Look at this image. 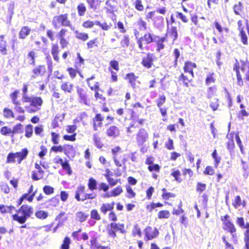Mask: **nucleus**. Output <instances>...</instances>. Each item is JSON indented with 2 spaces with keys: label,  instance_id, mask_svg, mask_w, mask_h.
<instances>
[{
  "label": "nucleus",
  "instance_id": "obj_1",
  "mask_svg": "<svg viewBox=\"0 0 249 249\" xmlns=\"http://www.w3.org/2000/svg\"><path fill=\"white\" fill-rule=\"evenodd\" d=\"M220 220L222 222V230L231 235V240L235 244L238 242V236L237 228L232 221L231 217L228 214L221 216Z\"/></svg>",
  "mask_w": 249,
  "mask_h": 249
},
{
  "label": "nucleus",
  "instance_id": "obj_2",
  "mask_svg": "<svg viewBox=\"0 0 249 249\" xmlns=\"http://www.w3.org/2000/svg\"><path fill=\"white\" fill-rule=\"evenodd\" d=\"M17 213L13 214L12 217L14 220L18 221L20 224H24L27 218L33 213V208L27 205H23L16 211Z\"/></svg>",
  "mask_w": 249,
  "mask_h": 249
},
{
  "label": "nucleus",
  "instance_id": "obj_3",
  "mask_svg": "<svg viewBox=\"0 0 249 249\" xmlns=\"http://www.w3.org/2000/svg\"><path fill=\"white\" fill-rule=\"evenodd\" d=\"M236 223L241 229L244 230L243 240L245 243L244 249H249V222H245V218L242 216L237 217Z\"/></svg>",
  "mask_w": 249,
  "mask_h": 249
},
{
  "label": "nucleus",
  "instance_id": "obj_4",
  "mask_svg": "<svg viewBox=\"0 0 249 249\" xmlns=\"http://www.w3.org/2000/svg\"><path fill=\"white\" fill-rule=\"evenodd\" d=\"M117 231L123 234H124L126 232L124 224L111 222L107 225V232L108 237L112 238H116L117 237L116 232Z\"/></svg>",
  "mask_w": 249,
  "mask_h": 249
},
{
  "label": "nucleus",
  "instance_id": "obj_5",
  "mask_svg": "<svg viewBox=\"0 0 249 249\" xmlns=\"http://www.w3.org/2000/svg\"><path fill=\"white\" fill-rule=\"evenodd\" d=\"M104 9L106 13L109 16L113 21L117 19L116 13L118 11V2L116 0H107Z\"/></svg>",
  "mask_w": 249,
  "mask_h": 249
},
{
  "label": "nucleus",
  "instance_id": "obj_6",
  "mask_svg": "<svg viewBox=\"0 0 249 249\" xmlns=\"http://www.w3.org/2000/svg\"><path fill=\"white\" fill-rule=\"evenodd\" d=\"M154 160L155 159L153 156H147L145 160V164L148 165V170L152 173V177L153 178L157 179L158 178L157 173H160V166L158 164H155L154 163Z\"/></svg>",
  "mask_w": 249,
  "mask_h": 249
},
{
  "label": "nucleus",
  "instance_id": "obj_7",
  "mask_svg": "<svg viewBox=\"0 0 249 249\" xmlns=\"http://www.w3.org/2000/svg\"><path fill=\"white\" fill-rule=\"evenodd\" d=\"M52 24L56 29L59 28L61 26H69L71 30H74L73 28L71 26L70 22L68 19V15L67 14L54 17L53 19Z\"/></svg>",
  "mask_w": 249,
  "mask_h": 249
},
{
  "label": "nucleus",
  "instance_id": "obj_8",
  "mask_svg": "<svg viewBox=\"0 0 249 249\" xmlns=\"http://www.w3.org/2000/svg\"><path fill=\"white\" fill-rule=\"evenodd\" d=\"M157 36H155L153 34L147 32L144 35L139 37L137 40V43L138 47L141 51L144 50V44H149L154 42Z\"/></svg>",
  "mask_w": 249,
  "mask_h": 249
},
{
  "label": "nucleus",
  "instance_id": "obj_9",
  "mask_svg": "<svg viewBox=\"0 0 249 249\" xmlns=\"http://www.w3.org/2000/svg\"><path fill=\"white\" fill-rule=\"evenodd\" d=\"M165 39V43L170 46L174 44L178 37V29L176 26H171L167 29L166 34L163 36Z\"/></svg>",
  "mask_w": 249,
  "mask_h": 249
},
{
  "label": "nucleus",
  "instance_id": "obj_10",
  "mask_svg": "<svg viewBox=\"0 0 249 249\" xmlns=\"http://www.w3.org/2000/svg\"><path fill=\"white\" fill-rule=\"evenodd\" d=\"M145 241L152 240L159 235V230L155 227L148 226L143 230Z\"/></svg>",
  "mask_w": 249,
  "mask_h": 249
},
{
  "label": "nucleus",
  "instance_id": "obj_11",
  "mask_svg": "<svg viewBox=\"0 0 249 249\" xmlns=\"http://www.w3.org/2000/svg\"><path fill=\"white\" fill-rule=\"evenodd\" d=\"M156 60V57L154 53H147L142 59L141 64L142 66L149 69L154 66V62Z\"/></svg>",
  "mask_w": 249,
  "mask_h": 249
},
{
  "label": "nucleus",
  "instance_id": "obj_12",
  "mask_svg": "<svg viewBox=\"0 0 249 249\" xmlns=\"http://www.w3.org/2000/svg\"><path fill=\"white\" fill-rule=\"evenodd\" d=\"M148 138V133L143 128H140L136 134V140L139 145H142Z\"/></svg>",
  "mask_w": 249,
  "mask_h": 249
},
{
  "label": "nucleus",
  "instance_id": "obj_13",
  "mask_svg": "<svg viewBox=\"0 0 249 249\" xmlns=\"http://www.w3.org/2000/svg\"><path fill=\"white\" fill-rule=\"evenodd\" d=\"M121 151V148L119 146H116L111 149V152L113 155V159L115 165L118 167H121L123 164H125L127 159L124 158L122 162L119 160L118 158V153Z\"/></svg>",
  "mask_w": 249,
  "mask_h": 249
},
{
  "label": "nucleus",
  "instance_id": "obj_14",
  "mask_svg": "<svg viewBox=\"0 0 249 249\" xmlns=\"http://www.w3.org/2000/svg\"><path fill=\"white\" fill-rule=\"evenodd\" d=\"M235 132L232 131L228 133L226 135L227 142H226V147L230 152H233L235 148L234 139L235 138Z\"/></svg>",
  "mask_w": 249,
  "mask_h": 249
},
{
  "label": "nucleus",
  "instance_id": "obj_15",
  "mask_svg": "<svg viewBox=\"0 0 249 249\" xmlns=\"http://www.w3.org/2000/svg\"><path fill=\"white\" fill-rule=\"evenodd\" d=\"M237 24L238 29L239 31V36L240 37L241 41L243 44L247 45L248 43V36L243 21L240 20L237 22Z\"/></svg>",
  "mask_w": 249,
  "mask_h": 249
},
{
  "label": "nucleus",
  "instance_id": "obj_16",
  "mask_svg": "<svg viewBox=\"0 0 249 249\" xmlns=\"http://www.w3.org/2000/svg\"><path fill=\"white\" fill-rule=\"evenodd\" d=\"M106 134L109 138H116L120 136V129L117 125H110L106 129Z\"/></svg>",
  "mask_w": 249,
  "mask_h": 249
},
{
  "label": "nucleus",
  "instance_id": "obj_17",
  "mask_svg": "<svg viewBox=\"0 0 249 249\" xmlns=\"http://www.w3.org/2000/svg\"><path fill=\"white\" fill-rule=\"evenodd\" d=\"M105 119L101 113H97L92 119L93 128L94 131H97L99 127L103 126V122Z\"/></svg>",
  "mask_w": 249,
  "mask_h": 249
},
{
  "label": "nucleus",
  "instance_id": "obj_18",
  "mask_svg": "<svg viewBox=\"0 0 249 249\" xmlns=\"http://www.w3.org/2000/svg\"><path fill=\"white\" fill-rule=\"evenodd\" d=\"M196 68V64L195 63L187 61L185 62L183 69L185 73H189L191 75L192 78H194L195 77L194 69Z\"/></svg>",
  "mask_w": 249,
  "mask_h": 249
},
{
  "label": "nucleus",
  "instance_id": "obj_19",
  "mask_svg": "<svg viewBox=\"0 0 249 249\" xmlns=\"http://www.w3.org/2000/svg\"><path fill=\"white\" fill-rule=\"evenodd\" d=\"M207 87L206 96L207 99L211 100L213 97L217 96L218 93V88L215 85Z\"/></svg>",
  "mask_w": 249,
  "mask_h": 249
},
{
  "label": "nucleus",
  "instance_id": "obj_20",
  "mask_svg": "<svg viewBox=\"0 0 249 249\" xmlns=\"http://www.w3.org/2000/svg\"><path fill=\"white\" fill-rule=\"evenodd\" d=\"M139 77L136 76L134 73L130 72L125 75L124 79L128 81L133 89L136 88V82Z\"/></svg>",
  "mask_w": 249,
  "mask_h": 249
},
{
  "label": "nucleus",
  "instance_id": "obj_21",
  "mask_svg": "<svg viewBox=\"0 0 249 249\" xmlns=\"http://www.w3.org/2000/svg\"><path fill=\"white\" fill-rule=\"evenodd\" d=\"M95 76L92 75L90 77L87 79V83L90 89L93 91L99 90V83L94 80Z\"/></svg>",
  "mask_w": 249,
  "mask_h": 249
},
{
  "label": "nucleus",
  "instance_id": "obj_22",
  "mask_svg": "<svg viewBox=\"0 0 249 249\" xmlns=\"http://www.w3.org/2000/svg\"><path fill=\"white\" fill-rule=\"evenodd\" d=\"M216 82V75L215 72H209L206 76L205 84L206 86H211Z\"/></svg>",
  "mask_w": 249,
  "mask_h": 249
},
{
  "label": "nucleus",
  "instance_id": "obj_23",
  "mask_svg": "<svg viewBox=\"0 0 249 249\" xmlns=\"http://www.w3.org/2000/svg\"><path fill=\"white\" fill-rule=\"evenodd\" d=\"M114 202L103 203L100 207V211L103 214L105 215L108 212H110L114 209Z\"/></svg>",
  "mask_w": 249,
  "mask_h": 249
},
{
  "label": "nucleus",
  "instance_id": "obj_24",
  "mask_svg": "<svg viewBox=\"0 0 249 249\" xmlns=\"http://www.w3.org/2000/svg\"><path fill=\"white\" fill-rule=\"evenodd\" d=\"M158 39L156 41V52L160 53L161 50H163L165 47L166 43H165V39L163 36H157Z\"/></svg>",
  "mask_w": 249,
  "mask_h": 249
},
{
  "label": "nucleus",
  "instance_id": "obj_25",
  "mask_svg": "<svg viewBox=\"0 0 249 249\" xmlns=\"http://www.w3.org/2000/svg\"><path fill=\"white\" fill-rule=\"evenodd\" d=\"M232 205L235 209H238L242 206L243 208L246 207V202L244 200H242L240 196H236L232 201Z\"/></svg>",
  "mask_w": 249,
  "mask_h": 249
},
{
  "label": "nucleus",
  "instance_id": "obj_26",
  "mask_svg": "<svg viewBox=\"0 0 249 249\" xmlns=\"http://www.w3.org/2000/svg\"><path fill=\"white\" fill-rule=\"evenodd\" d=\"M46 72V68L45 66L44 65H40L38 67L35 68L33 70V72L34 75H32L33 78H36L38 76H42L44 75V74Z\"/></svg>",
  "mask_w": 249,
  "mask_h": 249
},
{
  "label": "nucleus",
  "instance_id": "obj_27",
  "mask_svg": "<svg viewBox=\"0 0 249 249\" xmlns=\"http://www.w3.org/2000/svg\"><path fill=\"white\" fill-rule=\"evenodd\" d=\"M90 249H107V247L102 246L97 241L96 237H93L90 240Z\"/></svg>",
  "mask_w": 249,
  "mask_h": 249
},
{
  "label": "nucleus",
  "instance_id": "obj_28",
  "mask_svg": "<svg viewBox=\"0 0 249 249\" xmlns=\"http://www.w3.org/2000/svg\"><path fill=\"white\" fill-rule=\"evenodd\" d=\"M171 176L174 178L175 180L178 183H180L183 180L181 178V172L179 169L177 168L172 169Z\"/></svg>",
  "mask_w": 249,
  "mask_h": 249
},
{
  "label": "nucleus",
  "instance_id": "obj_29",
  "mask_svg": "<svg viewBox=\"0 0 249 249\" xmlns=\"http://www.w3.org/2000/svg\"><path fill=\"white\" fill-rule=\"evenodd\" d=\"M93 141L94 144L99 149L102 148L104 146V143L102 141V139L97 133H95L93 135Z\"/></svg>",
  "mask_w": 249,
  "mask_h": 249
},
{
  "label": "nucleus",
  "instance_id": "obj_30",
  "mask_svg": "<svg viewBox=\"0 0 249 249\" xmlns=\"http://www.w3.org/2000/svg\"><path fill=\"white\" fill-rule=\"evenodd\" d=\"M43 101L40 97H34L32 100L31 103H30L31 106L34 107L40 108L42 106Z\"/></svg>",
  "mask_w": 249,
  "mask_h": 249
},
{
  "label": "nucleus",
  "instance_id": "obj_31",
  "mask_svg": "<svg viewBox=\"0 0 249 249\" xmlns=\"http://www.w3.org/2000/svg\"><path fill=\"white\" fill-rule=\"evenodd\" d=\"M86 1L89 4V8L94 10L100 7L101 2L100 0H86Z\"/></svg>",
  "mask_w": 249,
  "mask_h": 249
},
{
  "label": "nucleus",
  "instance_id": "obj_32",
  "mask_svg": "<svg viewBox=\"0 0 249 249\" xmlns=\"http://www.w3.org/2000/svg\"><path fill=\"white\" fill-rule=\"evenodd\" d=\"M178 80L182 82L184 86L188 87L189 83L191 82L193 80L192 79H189L183 73H181L178 78Z\"/></svg>",
  "mask_w": 249,
  "mask_h": 249
},
{
  "label": "nucleus",
  "instance_id": "obj_33",
  "mask_svg": "<svg viewBox=\"0 0 249 249\" xmlns=\"http://www.w3.org/2000/svg\"><path fill=\"white\" fill-rule=\"evenodd\" d=\"M212 157L214 160V165L215 168H217L221 160V157L218 155L217 150L216 149H214L212 153Z\"/></svg>",
  "mask_w": 249,
  "mask_h": 249
},
{
  "label": "nucleus",
  "instance_id": "obj_34",
  "mask_svg": "<svg viewBox=\"0 0 249 249\" xmlns=\"http://www.w3.org/2000/svg\"><path fill=\"white\" fill-rule=\"evenodd\" d=\"M4 36H0V52L2 54H7L6 42L3 40Z\"/></svg>",
  "mask_w": 249,
  "mask_h": 249
},
{
  "label": "nucleus",
  "instance_id": "obj_35",
  "mask_svg": "<svg viewBox=\"0 0 249 249\" xmlns=\"http://www.w3.org/2000/svg\"><path fill=\"white\" fill-rule=\"evenodd\" d=\"M31 30L27 26H24L19 33V38L24 39L30 33Z\"/></svg>",
  "mask_w": 249,
  "mask_h": 249
},
{
  "label": "nucleus",
  "instance_id": "obj_36",
  "mask_svg": "<svg viewBox=\"0 0 249 249\" xmlns=\"http://www.w3.org/2000/svg\"><path fill=\"white\" fill-rule=\"evenodd\" d=\"M87 49L90 51L94 48L98 47V39L97 38H95L93 39L89 40L87 43Z\"/></svg>",
  "mask_w": 249,
  "mask_h": 249
},
{
  "label": "nucleus",
  "instance_id": "obj_37",
  "mask_svg": "<svg viewBox=\"0 0 249 249\" xmlns=\"http://www.w3.org/2000/svg\"><path fill=\"white\" fill-rule=\"evenodd\" d=\"M162 192L161 195L162 198L164 200H168L170 198L175 197L176 195L174 193L168 192L166 188H163L161 189Z\"/></svg>",
  "mask_w": 249,
  "mask_h": 249
},
{
  "label": "nucleus",
  "instance_id": "obj_38",
  "mask_svg": "<svg viewBox=\"0 0 249 249\" xmlns=\"http://www.w3.org/2000/svg\"><path fill=\"white\" fill-rule=\"evenodd\" d=\"M23 132V125L21 124H18L14 126L12 130L11 138L14 137L15 134H20Z\"/></svg>",
  "mask_w": 249,
  "mask_h": 249
},
{
  "label": "nucleus",
  "instance_id": "obj_39",
  "mask_svg": "<svg viewBox=\"0 0 249 249\" xmlns=\"http://www.w3.org/2000/svg\"><path fill=\"white\" fill-rule=\"evenodd\" d=\"M222 239L225 244V249H235L233 246L229 242V236L224 235L222 237Z\"/></svg>",
  "mask_w": 249,
  "mask_h": 249
},
{
  "label": "nucleus",
  "instance_id": "obj_40",
  "mask_svg": "<svg viewBox=\"0 0 249 249\" xmlns=\"http://www.w3.org/2000/svg\"><path fill=\"white\" fill-rule=\"evenodd\" d=\"M170 216V213L168 210H161L158 213V218L160 219H168Z\"/></svg>",
  "mask_w": 249,
  "mask_h": 249
},
{
  "label": "nucleus",
  "instance_id": "obj_41",
  "mask_svg": "<svg viewBox=\"0 0 249 249\" xmlns=\"http://www.w3.org/2000/svg\"><path fill=\"white\" fill-rule=\"evenodd\" d=\"M95 24L99 26L104 31H108L112 26L111 24H108L106 22H104L103 23H101L99 21H96L95 22Z\"/></svg>",
  "mask_w": 249,
  "mask_h": 249
},
{
  "label": "nucleus",
  "instance_id": "obj_42",
  "mask_svg": "<svg viewBox=\"0 0 249 249\" xmlns=\"http://www.w3.org/2000/svg\"><path fill=\"white\" fill-rule=\"evenodd\" d=\"M59 53L58 46L57 44H53L52 47V54L53 56V59L58 61L59 60V57L58 54Z\"/></svg>",
  "mask_w": 249,
  "mask_h": 249
},
{
  "label": "nucleus",
  "instance_id": "obj_43",
  "mask_svg": "<svg viewBox=\"0 0 249 249\" xmlns=\"http://www.w3.org/2000/svg\"><path fill=\"white\" fill-rule=\"evenodd\" d=\"M235 139L236 141V142H237V144L238 147L240 148L241 153L244 154L245 153L244 151V146H243L242 141L240 138L238 132H235Z\"/></svg>",
  "mask_w": 249,
  "mask_h": 249
},
{
  "label": "nucleus",
  "instance_id": "obj_44",
  "mask_svg": "<svg viewBox=\"0 0 249 249\" xmlns=\"http://www.w3.org/2000/svg\"><path fill=\"white\" fill-rule=\"evenodd\" d=\"M137 25L140 30H146L147 28L146 22L142 18H139L137 22Z\"/></svg>",
  "mask_w": 249,
  "mask_h": 249
},
{
  "label": "nucleus",
  "instance_id": "obj_45",
  "mask_svg": "<svg viewBox=\"0 0 249 249\" xmlns=\"http://www.w3.org/2000/svg\"><path fill=\"white\" fill-rule=\"evenodd\" d=\"M90 218L95 221H99L101 219V215L96 209H93L90 212Z\"/></svg>",
  "mask_w": 249,
  "mask_h": 249
},
{
  "label": "nucleus",
  "instance_id": "obj_46",
  "mask_svg": "<svg viewBox=\"0 0 249 249\" xmlns=\"http://www.w3.org/2000/svg\"><path fill=\"white\" fill-rule=\"evenodd\" d=\"M28 154V150L26 148L22 149L21 152L15 153L16 158H20L21 160L25 159Z\"/></svg>",
  "mask_w": 249,
  "mask_h": 249
},
{
  "label": "nucleus",
  "instance_id": "obj_47",
  "mask_svg": "<svg viewBox=\"0 0 249 249\" xmlns=\"http://www.w3.org/2000/svg\"><path fill=\"white\" fill-rule=\"evenodd\" d=\"M123 192L122 187L119 185L114 188L111 192L109 196H116L120 195Z\"/></svg>",
  "mask_w": 249,
  "mask_h": 249
},
{
  "label": "nucleus",
  "instance_id": "obj_48",
  "mask_svg": "<svg viewBox=\"0 0 249 249\" xmlns=\"http://www.w3.org/2000/svg\"><path fill=\"white\" fill-rule=\"evenodd\" d=\"M125 187L126 193L127 194V197L129 198H134L136 196V194L133 191L132 187L130 185H125Z\"/></svg>",
  "mask_w": 249,
  "mask_h": 249
},
{
  "label": "nucleus",
  "instance_id": "obj_49",
  "mask_svg": "<svg viewBox=\"0 0 249 249\" xmlns=\"http://www.w3.org/2000/svg\"><path fill=\"white\" fill-rule=\"evenodd\" d=\"M109 66L108 68L112 70H114L116 71H118L120 70L119 62L116 60H112L109 62Z\"/></svg>",
  "mask_w": 249,
  "mask_h": 249
},
{
  "label": "nucleus",
  "instance_id": "obj_50",
  "mask_svg": "<svg viewBox=\"0 0 249 249\" xmlns=\"http://www.w3.org/2000/svg\"><path fill=\"white\" fill-rule=\"evenodd\" d=\"M135 9L139 11H143L144 9L142 0H136L133 3Z\"/></svg>",
  "mask_w": 249,
  "mask_h": 249
},
{
  "label": "nucleus",
  "instance_id": "obj_51",
  "mask_svg": "<svg viewBox=\"0 0 249 249\" xmlns=\"http://www.w3.org/2000/svg\"><path fill=\"white\" fill-rule=\"evenodd\" d=\"M13 210H15V208L13 206H5L4 205H0V211L1 213H11L12 211Z\"/></svg>",
  "mask_w": 249,
  "mask_h": 249
},
{
  "label": "nucleus",
  "instance_id": "obj_52",
  "mask_svg": "<svg viewBox=\"0 0 249 249\" xmlns=\"http://www.w3.org/2000/svg\"><path fill=\"white\" fill-rule=\"evenodd\" d=\"M109 71L110 73V81L112 83H116L118 81V75L116 72L113 71V70L108 68Z\"/></svg>",
  "mask_w": 249,
  "mask_h": 249
},
{
  "label": "nucleus",
  "instance_id": "obj_53",
  "mask_svg": "<svg viewBox=\"0 0 249 249\" xmlns=\"http://www.w3.org/2000/svg\"><path fill=\"white\" fill-rule=\"evenodd\" d=\"M130 38L128 36H124L123 39L120 42L121 45L122 47H127L129 45Z\"/></svg>",
  "mask_w": 249,
  "mask_h": 249
},
{
  "label": "nucleus",
  "instance_id": "obj_54",
  "mask_svg": "<svg viewBox=\"0 0 249 249\" xmlns=\"http://www.w3.org/2000/svg\"><path fill=\"white\" fill-rule=\"evenodd\" d=\"M97 182L96 180L92 178H89L88 182V187L90 190L93 191L96 189Z\"/></svg>",
  "mask_w": 249,
  "mask_h": 249
},
{
  "label": "nucleus",
  "instance_id": "obj_55",
  "mask_svg": "<svg viewBox=\"0 0 249 249\" xmlns=\"http://www.w3.org/2000/svg\"><path fill=\"white\" fill-rule=\"evenodd\" d=\"M210 106L213 111L217 110L219 107V100L218 98H214L213 101H210Z\"/></svg>",
  "mask_w": 249,
  "mask_h": 249
},
{
  "label": "nucleus",
  "instance_id": "obj_56",
  "mask_svg": "<svg viewBox=\"0 0 249 249\" xmlns=\"http://www.w3.org/2000/svg\"><path fill=\"white\" fill-rule=\"evenodd\" d=\"M206 189V184L201 182H197L196 186V191L199 194L202 193Z\"/></svg>",
  "mask_w": 249,
  "mask_h": 249
},
{
  "label": "nucleus",
  "instance_id": "obj_57",
  "mask_svg": "<svg viewBox=\"0 0 249 249\" xmlns=\"http://www.w3.org/2000/svg\"><path fill=\"white\" fill-rule=\"evenodd\" d=\"M215 171L212 166H207L203 171V174L205 175L213 176L214 174Z\"/></svg>",
  "mask_w": 249,
  "mask_h": 249
},
{
  "label": "nucleus",
  "instance_id": "obj_58",
  "mask_svg": "<svg viewBox=\"0 0 249 249\" xmlns=\"http://www.w3.org/2000/svg\"><path fill=\"white\" fill-rule=\"evenodd\" d=\"M173 54L175 57V60L174 62V66L176 67L178 66V59L180 56V52L178 49L176 48L174 50Z\"/></svg>",
  "mask_w": 249,
  "mask_h": 249
},
{
  "label": "nucleus",
  "instance_id": "obj_59",
  "mask_svg": "<svg viewBox=\"0 0 249 249\" xmlns=\"http://www.w3.org/2000/svg\"><path fill=\"white\" fill-rule=\"evenodd\" d=\"M166 100V98L164 95L162 94L160 95L156 101L158 107H161L162 105L165 103Z\"/></svg>",
  "mask_w": 249,
  "mask_h": 249
},
{
  "label": "nucleus",
  "instance_id": "obj_60",
  "mask_svg": "<svg viewBox=\"0 0 249 249\" xmlns=\"http://www.w3.org/2000/svg\"><path fill=\"white\" fill-rule=\"evenodd\" d=\"M214 25L215 26V27L217 30V31L220 33H222L223 31H225L226 32L228 33L229 31V29L227 27L224 28L223 29L222 28V26L220 24L219 22H218L217 21H215L214 23Z\"/></svg>",
  "mask_w": 249,
  "mask_h": 249
},
{
  "label": "nucleus",
  "instance_id": "obj_61",
  "mask_svg": "<svg viewBox=\"0 0 249 249\" xmlns=\"http://www.w3.org/2000/svg\"><path fill=\"white\" fill-rule=\"evenodd\" d=\"M35 215L38 218L44 219L48 217V213L43 211H39L36 213Z\"/></svg>",
  "mask_w": 249,
  "mask_h": 249
},
{
  "label": "nucleus",
  "instance_id": "obj_62",
  "mask_svg": "<svg viewBox=\"0 0 249 249\" xmlns=\"http://www.w3.org/2000/svg\"><path fill=\"white\" fill-rule=\"evenodd\" d=\"M220 0H208L207 5L209 9L214 8L215 7L219 4Z\"/></svg>",
  "mask_w": 249,
  "mask_h": 249
},
{
  "label": "nucleus",
  "instance_id": "obj_63",
  "mask_svg": "<svg viewBox=\"0 0 249 249\" xmlns=\"http://www.w3.org/2000/svg\"><path fill=\"white\" fill-rule=\"evenodd\" d=\"M115 28H117L121 33L124 34L126 32V29L124 27L123 22L118 21L117 23V26H115Z\"/></svg>",
  "mask_w": 249,
  "mask_h": 249
},
{
  "label": "nucleus",
  "instance_id": "obj_64",
  "mask_svg": "<svg viewBox=\"0 0 249 249\" xmlns=\"http://www.w3.org/2000/svg\"><path fill=\"white\" fill-rule=\"evenodd\" d=\"M71 243V240L69 237H66L65 238L63 243L61 246V249H69V245Z\"/></svg>",
  "mask_w": 249,
  "mask_h": 249
}]
</instances>
